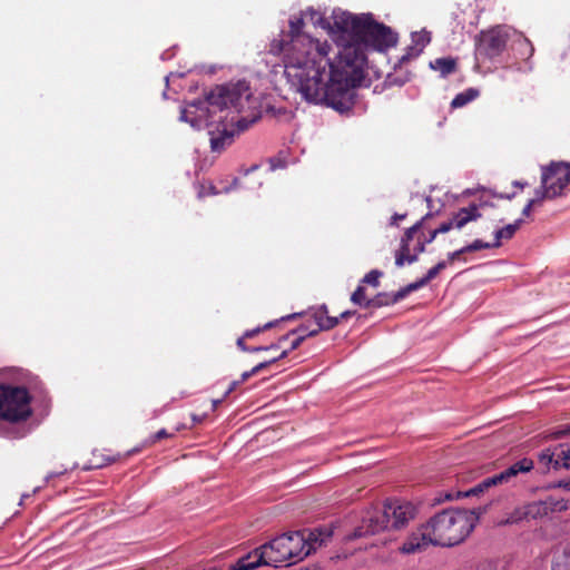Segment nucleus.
Here are the masks:
<instances>
[{
  "mask_svg": "<svg viewBox=\"0 0 570 570\" xmlns=\"http://www.w3.org/2000/svg\"><path fill=\"white\" fill-rule=\"evenodd\" d=\"M205 189H206L205 185H202V188L198 193L199 197H204L206 195L219 194V190H217V188L212 183L208 184V190L206 191Z\"/></svg>",
  "mask_w": 570,
  "mask_h": 570,
  "instance_id": "nucleus-35",
  "label": "nucleus"
},
{
  "mask_svg": "<svg viewBox=\"0 0 570 570\" xmlns=\"http://www.w3.org/2000/svg\"><path fill=\"white\" fill-rule=\"evenodd\" d=\"M566 509V504L549 497L546 500L530 502L520 510V519L538 520L548 517L551 512Z\"/></svg>",
  "mask_w": 570,
  "mask_h": 570,
  "instance_id": "nucleus-11",
  "label": "nucleus"
},
{
  "mask_svg": "<svg viewBox=\"0 0 570 570\" xmlns=\"http://www.w3.org/2000/svg\"><path fill=\"white\" fill-rule=\"evenodd\" d=\"M479 217H481L479 208L476 205L472 204L469 207L459 209V212L455 213L449 222L442 223L438 228H435V232L439 235L450 232L453 227L460 229L469 222L475 220Z\"/></svg>",
  "mask_w": 570,
  "mask_h": 570,
  "instance_id": "nucleus-12",
  "label": "nucleus"
},
{
  "mask_svg": "<svg viewBox=\"0 0 570 570\" xmlns=\"http://www.w3.org/2000/svg\"><path fill=\"white\" fill-rule=\"evenodd\" d=\"M312 317L315 321L313 330L308 331L307 335H317L321 331H330L338 325V317L330 316L328 308L325 304L311 309Z\"/></svg>",
  "mask_w": 570,
  "mask_h": 570,
  "instance_id": "nucleus-14",
  "label": "nucleus"
},
{
  "mask_svg": "<svg viewBox=\"0 0 570 570\" xmlns=\"http://www.w3.org/2000/svg\"><path fill=\"white\" fill-rule=\"evenodd\" d=\"M426 533V523H424L406 538L400 547V551L405 554H411L425 550L430 544H432V538Z\"/></svg>",
  "mask_w": 570,
  "mask_h": 570,
  "instance_id": "nucleus-13",
  "label": "nucleus"
},
{
  "mask_svg": "<svg viewBox=\"0 0 570 570\" xmlns=\"http://www.w3.org/2000/svg\"><path fill=\"white\" fill-rule=\"evenodd\" d=\"M570 183V163L551 161L542 167L541 186L535 189V195H542L546 199H553L562 195Z\"/></svg>",
  "mask_w": 570,
  "mask_h": 570,
  "instance_id": "nucleus-8",
  "label": "nucleus"
},
{
  "mask_svg": "<svg viewBox=\"0 0 570 570\" xmlns=\"http://www.w3.org/2000/svg\"><path fill=\"white\" fill-rule=\"evenodd\" d=\"M494 485H495V483H490V476H489V478L484 479L483 481H481L475 487L469 489L468 491H464V492L458 491L455 493V495L452 493H446L445 500L451 501L455 498L459 499V498H468V497H472V495H478Z\"/></svg>",
  "mask_w": 570,
  "mask_h": 570,
  "instance_id": "nucleus-20",
  "label": "nucleus"
},
{
  "mask_svg": "<svg viewBox=\"0 0 570 570\" xmlns=\"http://www.w3.org/2000/svg\"><path fill=\"white\" fill-rule=\"evenodd\" d=\"M465 253H466V250H464V247H462L455 252L449 253L448 258L450 262H454L455 259H459L461 257V255H463Z\"/></svg>",
  "mask_w": 570,
  "mask_h": 570,
  "instance_id": "nucleus-38",
  "label": "nucleus"
},
{
  "mask_svg": "<svg viewBox=\"0 0 570 570\" xmlns=\"http://www.w3.org/2000/svg\"><path fill=\"white\" fill-rule=\"evenodd\" d=\"M415 508L409 502L387 500L382 507L367 510L348 539L374 535L386 529H401L414 518Z\"/></svg>",
  "mask_w": 570,
  "mask_h": 570,
  "instance_id": "nucleus-6",
  "label": "nucleus"
},
{
  "mask_svg": "<svg viewBox=\"0 0 570 570\" xmlns=\"http://www.w3.org/2000/svg\"><path fill=\"white\" fill-rule=\"evenodd\" d=\"M279 347V343L278 344H272L269 346H256V347H250L249 348V353H256V352H261V351H267V350H277Z\"/></svg>",
  "mask_w": 570,
  "mask_h": 570,
  "instance_id": "nucleus-39",
  "label": "nucleus"
},
{
  "mask_svg": "<svg viewBox=\"0 0 570 570\" xmlns=\"http://www.w3.org/2000/svg\"><path fill=\"white\" fill-rule=\"evenodd\" d=\"M288 354V351H283L278 357H275V358H272L269 361H265V362H262L259 364H257L256 366L253 367L255 374L259 373L261 371L267 368L271 364L275 363L276 361L278 360H282L284 357H286Z\"/></svg>",
  "mask_w": 570,
  "mask_h": 570,
  "instance_id": "nucleus-33",
  "label": "nucleus"
},
{
  "mask_svg": "<svg viewBox=\"0 0 570 570\" xmlns=\"http://www.w3.org/2000/svg\"><path fill=\"white\" fill-rule=\"evenodd\" d=\"M183 429H185V425H178L177 428H175L174 432H168L166 429H160L159 431H157L156 433L151 434L148 439H146L141 446L140 448H135L132 449L129 454L131 453H138L140 452L142 449L145 448H149V446H153L154 444H156L157 442L164 440V439H168V438H174L175 434L179 431H181Z\"/></svg>",
  "mask_w": 570,
  "mask_h": 570,
  "instance_id": "nucleus-19",
  "label": "nucleus"
},
{
  "mask_svg": "<svg viewBox=\"0 0 570 570\" xmlns=\"http://www.w3.org/2000/svg\"><path fill=\"white\" fill-rule=\"evenodd\" d=\"M224 400V397L222 400H214L213 401V410H215L217 407V405Z\"/></svg>",
  "mask_w": 570,
  "mask_h": 570,
  "instance_id": "nucleus-52",
  "label": "nucleus"
},
{
  "mask_svg": "<svg viewBox=\"0 0 570 570\" xmlns=\"http://www.w3.org/2000/svg\"><path fill=\"white\" fill-rule=\"evenodd\" d=\"M253 375H256L254 370H249V371H246L244 372L242 375H240V379L238 380L240 383H244L246 382L249 377H252Z\"/></svg>",
  "mask_w": 570,
  "mask_h": 570,
  "instance_id": "nucleus-43",
  "label": "nucleus"
},
{
  "mask_svg": "<svg viewBox=\"0 0 570 570\" xmlns=\"http://www.w3.org/2000/svg\"><path fill=\"white\" fill-rule=\"evenodd\" d=\"M405 217H406V214H394V215L391 217V223H390V225H391V226H399V220L405 219Z\"/></svg>",
  "mask_w": 570,
  "mask_h": 570,
  "instance_id": "nucleus-41",
  "label": "nucleus"
},
{
  "mask_svg": "<svg viewBox=\"0 0 570 570\" xmlns=\"http://www.w3.org/2000/svg\"><path fill=\"white\" fill-rule=\"evenodd\" d=\"M383 276V273L379 269H372L371 272H368L361 281V285L362 284H368L373 287H379L380 286V278Z\"/></svg>",
  "mask_w": 570,
  "mask_h": 570,
  "instance_id": "nucleus-29",
  "label": "nucleus"
},
{
  "mask_svg": "<svg viewBox=\"0 0 570 570\" xmlns=\"http://www.w3.org/2000/svg\"><path fill=\"white\" fill-rule=\"evenodd\" d=\"M238 183H239V179H238V178H234V179H233V185H234L235 187L238 185Z\"/></svg>",
  "mask_w": 570,
  "mask_h": 570,
  "instance_id": "nucleus-54",
  "label": "nucleus"
},
{
  "mask_svg": "<svg viewBox=\"0 0 570 570\" xmlns=\"http://www.w3.org/2000/svg\"><path fill=\"white\" fill-rule=\"evenodd\" d=\"M411 292L407 291V285L393 294L379 293L373 298H371L370 302H367L366 308H380L383 306L394 305L404 299Z\"/></svg>",
  "mask_w": 570,
  "mask_h": 570,
  "instance_id": "nucleus-16",
  "label": "nucleus"
},
{
  "mask_svg": "<svg viewBox=\"0 0 570 570\" xmlns=\"http://www.w3.org/2000/svg\"><path fill=\"white\" fill-rule=\"evenodd\" d=\"M42 382L30 375L24 385L0 383V422L17 424L28 421L32 414L31 391H41Z\"/></svg>",
  "mask_w": 570,
  "mask_h": 570,
  "instance_id": "nucleus-7",
  "label": "nucleus"
},
{
  "mask_svg": "<svg viewBox=\"0 0 570 570\" xmlns=\"http://www.w3.org/2000/svg\"><path fill=\"white\" fill-rule=\"evenodd\" d=\"M301 315H302V313H293V314H291V315H287V316L282 317V318H281V321H288V320H293V318L298 317V316H301Z\"/></svg>",
  "mask_w": 570,
  "mask_h": 570,
  "instance_id": "nucleus-50",
  "label": "nucleus"
},
{
  "mask_svg": "<svg viewBox=\"0 0 570 570\" xmlns=\"http://www.w3.org/2000/svg\"><path fill=\"white\" fill-rule=\"evenodd\" d=\"M240 384H242V383H240L238 380L233 381V382L229 384V386H228L227 391L225 392V394H224V399H226V397H227L232 392H234V391H235V390H236Z\"/></svg>",
  "mask_w": 570,
  "mask_h": 570,
  "instance_id": "nucleus-42",
  "label": "nucleus"
},
{
  "mask_svg": "<svg viewBox=\"0 0 570 570\" xmlns=\"http://www.w3.org/2000/svg\"><path fill=\"white\" fill-rule=\"evenodd\" d=\"M334 27L345 43L338 45V52L327 71L326 106L344 112L352 109L354 89L365 77V48L383 51L395 46L397 39L389 27L374 21L370 14L342 13L335 17Z\"/></svg>",
  "mask_w": 570,
  "mask_h": 570,
  "instance_id": "nucleus-1",
  "label": "nucleus"
},
{
  "mask_svg": "<svg viewBox=\"0 0 570 570\" xmlns=\"http://www.w3.org/2000/svg\"><path fill=\"white\" fill-rule=\"evenodd\" d=\"M278 167H283V164H281V161H279V160H276V159L272 158V159H271V168H272V169H276V168H278Z\"/></svg>",
  "mask_w": 570,
  "mask_h": 570,
  "instance_id": "nucleus-48",
  "label": "nucleus"
},
{
  "mask_svg": "<svg viewBox=\"0 0 570 570\" xmlns=\"http://www.w3.org/2000/svg\"><path fill=\"white\" fill-rule=\"evenodd\" d=\"M229 189L230 188L226 187V188H224V191L227 193V191H229Z\"/></svg>",
  "mask_w": 570,
  "mask_h": 570,
  "instance_id": "nucleus-56",
  "label": "nucleus"
},
{
  "mask_svg": "<svg viewBox=\"0 0 570 570\" xmlns=\"http://www.w3.org/2000/svg\"><path fill=\"white\" fill-rule=\"evenodd\" d=\"M311 330H313V327L309 326L308 324H302L297 328H295V330L291 331L289 333L281 336L278 342L282 343V342L286 341L289 337V335L307 334L308 331H311Z\"/></svg>",
  "mask_w": 570,
  "mask_h": 570,
  "instance_id": "nucleus-32",
  "label": "nucleus"
},
{
  "mask_svg": "<svg viewBox=\"0 0 570 570\" xmlns=\"http://www.w3.org/2000/svg\"><path fill=\"white\" fill-rule=\"evenodd\" d=\"M480 95V91L476 88H468L464 91L458 94L453 100L451 101V107L453 109L461 108L469 102L476 99Z\"/></svg>",
  "mask_w": 570,
  "mask_h": 570,
  "instance_id": "nucleus-22",
  "label": "nucleus"
},
{
  "mask_svg": "<svg viewBox=\"0 0 570 570\" xmlns=\"http://www.w3.org/2000/svg\"><path fill=\"white\" fill-rule=\"evenodd\" d=\"M26 498H29V494H23L22 495V500L26 499Z\"/></svg>",
  "mask_w": 570,
  "mask_h": 570,
  "instance_id": "nucleus-55",
  "label": "nucleus"
},
{
  "mask_svg": "<svg viewBox=\"0 0 570 570\" xmlns=\"http://www.w3.org/2000/svg\"><path fill=\"white\" fill-rule=\"evenodd\" d=\"M533 469V461L531 459L524 458L512 465H510L504 471L490 476V483H495V485L509 482L511 478L517 476L519 473L529 472Z\"/></svg>",
  "mask_w": 570,
  "mask_h": 570,
  "instance_id": "nucleus-15",
  "label": "nucleus"
},
{
  "mask_svg": "<svg viewBox=\"0 0 570 570\" xmlns=\"http://www.w3.org/2000/svg\"><path fill=\"white\" fill-rule=\"evenodd\" d=\"M302 17L289 20V30L279 40L284 75L288 83L313 104H327V71L333 60L328 58L331 45L305 35Z\"/></svg>",
  "mask_w": 570,
  "mask_h": 570,
  "instance_id": "nucleus-2",
  "label": "nucleus"
},
{
  "mask_svg": "<svg viewBox=\"0 0 570 570\" xmlns=\"http://www.w3.org/2000/svg\"><path fill=\"white\" fill-rule=\"evenodd\" d=\"M189 108L195 111L183 109L180 118L190 121L193 126L196 121L212 125L228 120L236 126L238 134L261 118L256 99L245 80L216 86L206 95L204 101L195 100L189 104Z\"/></svg>",
  "mask_w": 570,
  "mask_h": 570,
  "instance_id": "nucleus-3",
  "label": "nucleus"
},
{
  "mask_svg": "<svg viewBox=\"0 0 570 570\" xmlns=\"http://www.w3.org/2000/svg\"><path fill=\"white\" fill-rule=\"evenodd\" d=\"M414 239H415L416 242L422 243L424 246H426V245H428V242H425L426 236H425V234L422 232V229H421L417 234H415Z\"/></svg>",
  "mask_w": 570,
  "mask_h": 570,
  "instance_id": "nucleus-44",
  "label": "nucleus"
},
{
  "mask_svg": "<svg viewBox=\"0 0 570 570\" xmlns=\"http://www.w3.org/2000/svg\"><path fill=\"white\" fill-rule=\"evenodd\" d=\"M413 41L415 43V47H411L410 50L414 51V52L413 53L409 52V53L404 55L402 57L401 61H405V60H409L411 57L419 56L421 53V51L423 50V48L428 43H430V41H431L430 33L429 32L415 33L413 36Z\"/></svg>",
  "mask_w": 570,
  "mask_h": 570,
  "instance_id": "nucleus-21",
  "label": "nucleus"
},
{
  "mask_svg": "<svg viewBox=\"0 0 570 570\" xmlns=\"http://www.w3.org/2000/svg\"><path fill=\"white\" fill-rule=\"evenodd\" d=\"M434 267L440 273L441 271H443L446 267V263L444 261H441Z\"/></svg>",
  "mask_w": 570,
  "mask_h": 570,
  "instance_id": "nucleus-49",
  "label": "nucleus"
},
{
  "mask_svg": "<svg viewBox=\"0 0 570 570\" xmlns=\"http://www.w3.org/2000/svg\"><path fill=\"white\" fill-rule=\"evenodd\" d=\"M210 136V148L214 153H222L227 146L234 140L235 130H229L226 124H223L222 130L218 134L209 131Z\"/></svg>",
  "mask_w": 570,
  "mask_h": 570,
  "instance_id": "nucleus-17",
  "label": "nucleus"
},
{
  "mask_svg": "<svg viewBox=\"0 0 570 570\" xmlns=\"http://www.w3.org/2000/svg\"><path fill=\"white\" fill-rule=\"evenodd\" d=\"M509 36L500 27L481 31L476 38L475 55L484 59L499 57L505 49Z\"/></svg>",
  "mask_w": 570,
  "mask_h": 570,
  "instance_id": "nucleus-10",
  "label": "nucleus"
},
{
  "mask_svg": "<svg viewBox=\"0 0 570 570\" xmlns=\"http://www.w3.org/2000/svg\"><path fill=\"white\" fill-rule=\"evenodd\" d=\"M68 471V468H62L60 470H57V471H53V472H49L47 475H46V482H49L51 479L56 478V476H60V475H63L66 472Z\"/></svg>",
  "mask_w": 570,
  "mask_h": 570,
  "instance_id": "nucleus-37",
  "label": "nucleus"
},
{
  "mask_svg": "<svg viewBox=\"0 0 570 570\" xmlns=\"http://www.w3.org/2000/svg\"><path fill=\"white\" fill-rule=\"evenodd\" d=\"M355 314L354 311H344L340 314L338 316V321L340 320H347L348 317L353 316Z\"/></svg>",
  "mask_w": 570,
  "mask_h": 570,
  "instance_id": "nucleus-46",
  "label": "nucleus"
},
{
  "mask_svg": "<svg viewBox=\"0 0 570 570\" xmlns=\"http://www.w3.org/2000/svg\"><path fill=\"white\" fill-rule=\"evenodd\" d=\"M431 216L432 214H426L413 226L405 230L403 237L401 238L400 248L395 253V265L397 267H402L405 263H415L419 258V255L424 253L425 246L422 243L415 240V245L413 248H411V242L414 239L415 234H417L423 228L425 220Z\"/></svg>",
  "mask_w": 570,
  "mask_h": 570,
  "instance_id": "nucleus-9",
  "label": "nucleus"
},
{
  "mask_svg": "<svg viewBox=\"0 0 570 570\" xmlns=\"http://www.w3.org/2000/svg\"><path fill=\"white\" fill-rule=\"evenodd\" d=\"M478 520L475 509H446L429 519L426 534L431 535L432 546L453 547L465 540Z\"/></svg>",
  "mask_w": 570,
  "mask_h": 570,
  "instance_id": "nucleus-5",
  "label": "nucleus"
},
{
  "mask_svg": "<svg viewBox=\"0 0 570 570\" xmlns=\"http://www.w3.org/2000/svg\"><path fill=\"white\" fill-rule=\"evenodd\" d=\"M370 299L371 298L366 297L365 288L361 284L356 287V289L351 295V302L356 305H360L364 308H366V304H367V302H370Z\"/></svg>",
  "mask_w": 570,
  "mask_h": 570,
  "instance_id": "nucleus-27",
  "label": "nucleus"
},
{
  "mask_svg": "<svg viewBox=\"0 0 570 570\" xmlns=\"http://www.w3.org/2000/svg\"><path fill=\"white\" fill-rule=\"evenodd\" d=\"M191 419H193L194 423H200L203 421V417L197 416L195 414L191 415Z\"/></svg>",
  "mask_w": 570,
  "mask_h": 570,
  "instance_id": "nucleus-51",
  "label": "nucleus"
},
{
  "mask_svg": "<svg viewBox=\"0 0 570 570\" xmlns=\"http://www.w3.org/2000/svg\"><path fill=\"white\" fill-rule=\"evenodd\" d=\"M245 340H246V337H244V335H243V336H240V337L237 340L236 345H237V347H238L240 351H243V352H249V348H250V347H249V346H247V345L245 344Z\"/></svg>",
  "mask_w": 570,
  "mask_h": 570,
  "instance_id": "nucleus-40",
  "label": "nucleus"
},
{
  "mask_svg": "<svg viewBox=\"0 0 570 570\" xmlns=\"http://www.w3.org/2000/svg\"><path fill=\"white\" fill-rule=\"evenodd\" d=\"M312 532L316 533V541H312V550H315L317 546L325 544L326 541L332 537V531L328 529H314Z\"/></svg>",
  "mask_w": 570,
  "mask_h": 570,
  "instance_id": "nucleus-28",
  "label": "nucleus"
},
{
  "mask_svg": "<svg viewBox=\"0 0 570 570\" xmlns=\"http://www.w3.org/2000/svg\"><path fill=\"white\" fill-rule=\"evenodd\" d=\"M438 236V233L434 230H431L430 234L426 236V239L425 242H428V244H431Z\"/></svg>",
  "mask_w": 570,
  "mask_h": 570,
  "instance_id": "nucleus-47",
  "label": "nucleus"
},
{
  "mask_svg": "<svg viewBox=\"0 0 570 570\" xmlns=\"http://www.w3.org/2000/svg\"><path fill=\"white\" fill-rule=\"evenodd\" d=\"M315 532L304 531L284 533L255 548L246 556L230 564L228 570H254L261 566L275 567L285 563L293 564L312 552V541H316Z\"/></svg>",
  "mask_w": 570,
  "mask_h": 570,
  "instance_id": "nucleus-4",
  "label": "nucleus"
},
{
  "mask_svg": "<svg viewBox=\"0 0 570 570\" xmlns=\"http://www.w3.org/2000/svg\"><path fill=\"white\" fill-rule=\"evenodd\" d=\"M431 67L440 71L442 76H448L455 71L456 61L453 58H438L431 62Z\"/></svg>",
  "mask_w": 570,
  "mask_h": 570,
  "instance_id": "nucleus-23",
  "label": "nucleus"
},
{
  "mask_svg": "<svg viewBox=\"0 0 570 570\" xmlns=\"http://www.w3.org/2000/svg\"><path fill=\"white\" fill-rule=\"evenodd\" d=\"M313 335H307V334H301V335H297L293 342L291 343V348L289 351H294L296 350L307 337H312Z\"/></svg>",
  "mask_w": 570,
  "mask_h": 570,
  "instance_id": "nucleus-36",
  "label": "nucleus"
},
{
  "mask_svg": "<svg viewBox=\"0 0 570 570\" xmlns=\"http://www.w3.org/2000/svg\"><path fill=\"white\" fill-rule=\"evenodd\" d=\"M551 570H570V541L554 551Z\"/></svg>",
  "mask_w": 570,
  "mask_h": 570,
  "instance_id": "nucleus-18",
  "label": "nucleus"
},
{
  "mask_svg": "<svg viewBox=\"0 0 570 570\" xmlns=\"http://www.w3.org/2000/svg\"><path fill=\"white\" fill-rule=\"evenodd\" d=\"M569 434H570V423L557 429L554 432L551 433V436L554 439H560V438H563Z\"/></svg>",
  "mask_w": 570,
  "mask_h": 570,
  "instance_id": "nucleus-34",
  "label": "nucleus"
},
{
  "mask_svg": "<svg viewBox=\"0 0 570 570\" xmlns=\"http://www.w3.org/2000/svg\"><path fill=\"white\" fill-rule=\"evenodd\" d=\"M514 185L520 187V188H523L527 184L525 183H520V181H514Z\"/></svg>",
  "mask_w": 570,
  "mask_h": 570,
  "instance_id": "nucleus-53",
  "label": "nucleus"
},
{
  "mask_svg": "<svg viewBox=\"0 0 570 570\" xmlns=\"http://www.w3.org/2000/svg\"><path fill=\"white\" fill-rule=\"evenodd\" d=\"M475 570H494V567L490 562L481 563Z\"/></svg>",
  "mask_w": 570,
  "mask_h": 570,
  "instance_id": "nucleus-45",
  "label": "nucleus"
},
{
  "mask_svg": "<svg viewBox=\"0 0 570 570\" xmlns=\"http://www.w3.org/2000/svg\"><path fill=\"white\" fill-rule=\"evenodd\" d=\"M205 570H217L216 568H208V569H205Z\"/></svg>",
  "mask_w": 570,
  "mask_h": 570,
  "instance_id": "nucleus-57",
  "label": "nucleus"
},
{
  "mask_svg": "<svg viewBox=\"0 0 570 570\" xmlns=\"http://www.w3.org/2000/svg\"><path fill=\"white\" fill-rule=\"evenodd\" d=\"M497 247H500V242L488 243L481 239H475L473 243L464 246V250H466V253H472L481 249H490Z\"/></svg>",
  "mask_w": 570,
  "mask_h": 570,
  "instance_id": "nucleus-26",
  "label": "nucleus"
},
{
  "mask_svg": "<svg viewBox=\"0 0 570 570\" xmlns=\"http://www.w3.org/2000/svg\"><path fill=\"white\" fill-rule=\"evenodd\" d=\"M521 223H522V219H518L513 224H509L505 227L495 230L493 242L501 243L502 239L512 238L513 235L515 234V232L520 228Z\"/></svg>",
  "mask_w": 570,
  "mask_h": 570,
  "instance_id": "nucleus-24",
  "label": "nucleus"
},
{
  "mask_svg": "<svg viewBox=\"0 0 570 570\" xmlns=\"http://www.w3.org/2000/svg\"><path fill=\"white\" fill-rule=\"evenodd\" d=\"M438 275H439V272L433 266L432 268H430L428 271V273L422 278H420V279L409 284L407 285V291H410L412 293L414 291H417V289L424 287L425 285H428L429 282H431Z\"/></svg>",
  "mask_w": 570,
  "mask_h": 570,
  "instance_id": "nucleus-25",
  "label": "nucleus"
},
{
  "mask_svg": "<svg viewBox=\"0 0 570 570\" xmlns=\"http://www.w3.org/2000/svg\"><path fill=\"white\" fill-rule=\"evenodd\" d=\"M278 323V321H274V322H268L266 323L265 325L263 326H257L256 328H253V330H247L243 335L244 337L246 338H252L254 337L255 335L264 332V331H267L272 327H274L276 324Z\"/></svg>",
  "mask_w": 570,
  "mask_h": 570,
  "instance_id": "nucleus-30",
  "label": "nucleus"
},
{
  "mask_svg": "<svg viewBox=\"0 0 570 570\" xmlns=\"http://www.w3.org/2000/svg\"><path fill=\"white\" fill-rule=\"evenodd\" d=\"M544 199L546 198L542 195H535V197L530 199L528 204L523 207L522 215L525 217L530 216L531 209L537 205L542 204Z\"/></svg>",
  "mask_w": 570,
  "mask_h": 570,
  "instance_id": "nucleus-31",
  "label": "nucleus"
}]
</instances>
